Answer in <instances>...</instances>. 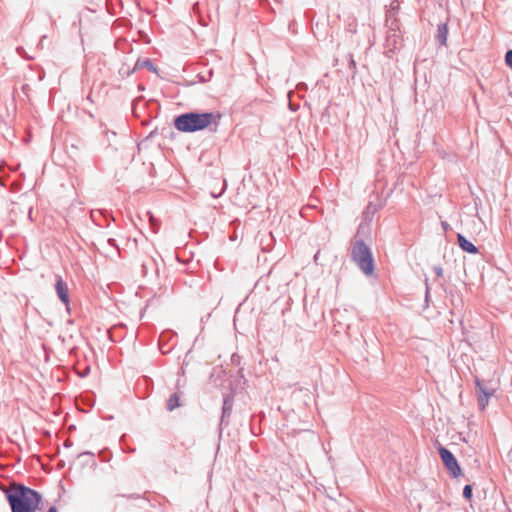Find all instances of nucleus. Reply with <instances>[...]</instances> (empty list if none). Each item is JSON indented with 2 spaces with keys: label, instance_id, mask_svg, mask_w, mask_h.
Returning <instances> with one entry per match:
<instances>
[{
  "label": "nucleus",
  "instance_id": "nucleus-1",
  "mask_svg": "<svg viewBox=\"0 0 512 512\" xmlns=\"http://www.w3.org/2000/svg\"><path fill=\"white\" fill-rule=\"evenodd\" d=\"M220 119L221 114L219 112L189 111L175 116L173 126L183 133H195L205 129L216 132Z\"/></svg>",
  "mask_w": 512,
  "mask_h": 512
},
{
  "label": "nucleus",
  "instance_id": "nucleus-2",
  "mask_svg": "<svg viewBox=\"0 0 512 512\" xmlns=\"http://www.w3.org/2000/svg\"><path fill=\"white\" fill-rule=\"evenodd\" d=\"M11 512H36L42 501V495L24 484H15L5 491Z\"/></svg>",
  "mask_w": 512,
  "mask_h": 512
},
{
  "label": "nucleus",
  "instance_id": "nucleus-3",
  "mask_svg": "<svg viewBox=\"0 0 512 512\" xmlns=\"http://www.w3.org/2000/svg\"><path fill=\"white\" fill-rule=\"evenodd\" d=\"M354 262L366 277H372L375 271V261L368 246L358 242L354 246Z\"/></svg>",
  "mask_w": 512,
  "mask_h": 512
},
{
  "label": "nucleus",
  "instance_id": "nucleus-4",
  "mask_svg": "<svg viewBox=\"0 0 512 512\" xmlns=\"http://www.w3.org/2000/svg\"><path fill=\"white\" fill-rule=\"evenodd\" d=\"M439 454L446 468L450 471L451 475L453 477H458L461 473V468L453 454L444 447L439 448Z\"/></svg>",
  "mask_w": 512,
  "mask_h": 512
},
{
  "label": "nucleus",
  "instance_id": "nucleus-5",
  "mask_svg": "<svg viewBox=\"0 0 512 512\" xmlns=\"http://www.w3.org/2000/svg\"><path fill=\"white\" fill-rule=\"evenodd\" d=\"M234 405V396L231 393L225 394L223 397L222 414L219 423V430L222 431L224 426L229 425Z\"/></svg>",
  "mask_w": 512,
  "mask_h": 512
},
{
  "label": "nucleus",
  "instance_id": "nucleus-6",
  "mask_svg": "<svg viewBox=\"0 0 512 512\" xmlns=\"http://www.w3.org/2000/svg\"><path fill=\"white\" fill-rule=\"evenodd\" d=\"M476 386H477L478 393H479L478 394L479 406L482 410H484L486 408V406L488 405L490 397L493 396L494 390L486 389L478 379H476Z\"/></svg>",
  "mask_w": 512,
  "mask_h": 512
},
{
  "label": "nucleus",
  "instance_id": "nucleus-7",
  "mask_svg": "<svg viewBox=\"0 0 512 512\" xmlns=\"http://www.w3.org/2000/svg\"><path fill=\"white\" fill-rule=\"evenodd\" d=\"M55 289L58 298L61 300L63 304L66 306L70 303L69 293H68V287L65 281L62 279V277H58L55 283Z\"/></svg>",
  "mask_w": 512,
  "mask_h": 512
},
{
  "label": "nucleus",
  "instance_id": "nucleus-8",
  "mask_svg": "<svg viewBox=\"0 0 512 512\" xmlns=\"http://www.w3.org/2000/svg\"><path fill=\"white\" fill-rule=\"evenodd\" d=\"M382 201L376 197L375 201H370L366 206L363 216L366 220L371 221L374 215L381 209Z\"/></svg>",
  "mask_w": 512,
  "mask_h": 512
},
{
  "label": "nucleus",
  "instance_id": "nucleus-9",
  "mask_svg": "<svg viewBox=\"0 0 512 512\" xmlns=\"http://www.w3.org/2000/svg\"><path fill=\"white\" fill-rule=\"evenodd\" d=\"M458 244L459 246L466 252L468 253H471V254H476L478 253V249L477 247L471 243L470 241H468L463 235L461 234H458Z\"/></svg>",
  "mask_w": 512,
  "mask_h": 512
},
{
  "label": "nucleus",
  "instance_id": "nucleus-10",
  "mask_svg": "<svg viewBox=\"0 0 512 512\" xmlns=\"http://www.w3.org/2000/svg\"><path fill=\"white\" fill-rule=\"evenodd\" d=\"M143 67L147 68L149 71H151L153 73L158 72L157 67L154 65V63L149 58H146L143 60L141 58H138V60L136 61L135 65H134V70L137 71Z\"/></svg>",
  "mask_w": 512,
  "mask_h": 512
},
{
  "label": "nucleus",
  "instance_id": "nucleus-11",
  "mask_svg": "<svg viewBox=\"0 0 512 512\" xmlns=\"http://www.w3.org/2000/svg\"><path fill=\"white\" fill-rule=\"evenodd\" d=\"M180 406V395L178 392H174L170 395L167 400V410L173 411Z\"/></svg>",
  "mask_w": 512,
  "mask_h": 512
},
{
  "label": "nucleus",
  "instance_id": "nucleus-12",
  "mask_svg": "<svg viewBox=\"0 0 512 512\" xmlns=\"http://www.w3.org/2000/svg\"><path fill=\"white\" fill-rule=\"evenodd\" d=\"M172 337H174V333L171 331H165V332L161 333V335L159 337V348L163 354L167 353L170 350V348L165 350L164 344H165V342H168V340H170Z\"/></svg>",
  "mask_w": 512,
  "mask_h": 512
},
{
  "label": "nucleus",
  "instance_id": "nucleus-13",
  "mask_svg": "<svg viewBox=\"0 0 512 512\" xmlns=\"http://www.w3.org/2000/svg\"><path fill=\"white\" fill-rule=\"evenodd\" d=\"M135 72H136V70H134V67L132 69H130L129 67H126L125 65H123L118 71L121 78L129 77L130 75H132Z\"/></svg>",
  "mask_w": 512,
  "mask_h": 512
},
{
  "label": "nucleus",
  "instance_id": "nucleus-14",
  "mask_svg": "<svg viewBox=\"0 0 512 512\" xmlns=\"http://www.w3.org/2000/svg\"><path fill=\"white\" fill-rule=\"evenodd\" d=\"M438 32H439V37L441 39L442 44H445L446 40H447V33H448L447 26L445 24L439 25Z\"/></svg>",
  "mask_w": 512,
  "mask_h": 512
},
{
  "label": "nucleus",
  "instance_id": "nucleus-15",
  "mask_svg": "<svg viewBox=\"0 0 512 512\" xmlns=\"http://www.w3.org/2000/svg\"><path fill=\"white\" fill-rule=\"evenodd\" d=\"M463 496L466 499H471L472 497V487L470 485H466L463 489Z\"/></svg>",
  "mask_w": 512,
  "mask_h": 512
},
{
  "label": "nucleus",
  "instance_id": "nucleus-16",
  "mask_svg": "<svg viewBox=\"0 0 512 512\" xmlns=\"http://www.w3.org/2000/svg\"><path fill=\"white\" fill-rule=\"evenodd\" d=\"M505 63L512 69V50H509L505 55Z\"/></svg>",
  "mask_w": 512,
  "mask_h": 512
},
{
  "label": "nucleus",
  "instance_id": "nucleus-17",
  "mask_svg": "<svg viewBox=\"0 0 512 512\" xmlns=\"http://www.w3.org/2000/svg\"><path fill=\"white\" fill-rule=\"evenodd\" d=\"M231 362L234 364V365H239L240 364V356L238 354H233L231 356Z\"/></svg>",
  "mask_w": 512,
  "mask_h": 512
},
{
  "label": "nucleus",
  "instance_id": "nucleus-18",
  "mask_svg": "<svg viewBox=\"0 0 512 512\" xmlns=\"http://www.w3.org/2000/svg\"><path fill=\"white\" fill-rule=\"evenodd\" d=\"M107 242H108V244H109L110 246H113V247H115V248H118V246H117V244H116V240H115V239H113V238H109V239L107 240Z\"/></svg>",
  "mask_w": 512,
  "mask_h": 512
},
{
  "label": "nucleus",
  "instance_id": "nucleus-19",
  "mask_svg": "<svg viewBox=\"0 0 512 512\" xmlns=\"http://www.w3.org/2000/svg\"><path fill=\"white\" fill-rule=\"evenodd\" d=\"M347 62H348V66L352 67V55L351 54L347 55Z\"/></svg>",
  "mask_w": 512,
  "mask_h": 512
},
{
  "label": "nucleus",
  "instance_id": "nucleus-20",
  "mask_svg": "<svg viewBox=\"0 0 512 512\" xmlns=\"http://www.w3.org/2000/svg\"><path fill=\"white\" fill-rule=\"evenodd\" d=\"M89 371H90V368H89V367H87V368H86V370H85V371H83V373H81V374H80V377H82V378H83V377H86V376L88 375Z\"/></svg>",
  "mask_w": 512,
  "mask_h": 512
},
{
  "label": "nucleus",
  "instance_id": "nucleus-21",
  "mask_svg": "<svg viewBox=\"0 0 512 512\" xmlns=\"http://www.w3.org/2000/svg\"><path fill=\"white\" fill-rule=\"evenodd\" d=\"M46 512H58V509L55 506H50Z\"/></svg>",
  "mask_w": 512,
  "mask_h": 512
},
{
  "label": "nucleus",
  "instance_id": "nucleus-22",
  "mask_svg": "<svg viewBox=\"0 0 512 512\" xmlns=\"http://www.w3.org/2000/svg\"><path fill=\"white\" fill-rule=\"evenodd\" d=\"M319 253H320V252L318 251V252L314 255V261H315V263H317V262H318V259H319Z\"/></svg>",
  "mask_w": 512,
  "mask_h": 512
},
{
  "label": "nucleus",
  "instance_id": "nucleus-23",
  "mask_svg": "<svg viewBox=\"0 0 512 512\" xmlns=\"http://www.w3.org/2000/svg\"><path fill=\"white\" fill-rule=\"evenodd\" d=\"M84 454H89V455H92V453H91V452H89V451H86V452H84V453H81V454H79V455H78V457H80L81 455H84Z\"/></svg>",
  "mask_w": 512,
  "mask_h": 512
},
{
  "label": "nucleus",
  "instance_id": "nucleus-24",
  "mask_svg": "<svg viewBox=\"0 0 512 512\" xmlns=\"http://www.w3.org/2000/svg\"><path fill=\"white\" fill-rule=\"evenodd\" d=\"M139 90H144V86L143 85H139Z\"/></svg>",
  "mask_w": 512,
  "mask_h": 512
},
{
  "label": "nucleus",
  "instance_id": "nucleus-25",
  "mask_svg": "<svg viewBox=\"0 0 512 512\" xmlns=\"http://www.w3.org/2000/svg\"><path fill=\"white\" fill-rule=\"evenodd\" d=\"M65 446H66V447H70V446H71V444H70L69 442H66V443H65Z\"/></svg>",
  "mask_w": 512,
  "mask_h": 512
},
{
  "label": "nucleus",
  "instance_id": "nucleus-26",
  "mask_svg": "<svg viewBox=\"0 0 512 512\" xmlns=\"http://www.w3.org/2000/svg\"><path fill=\"white\" fill-rule=\"evenodd\" d=\"M91 218L93 219V221L95 222V219H94V213L92 212L91 213Z\"/></svg>",
  "mask_w": 512,
  "mask_h": 512
}]
</instances>
